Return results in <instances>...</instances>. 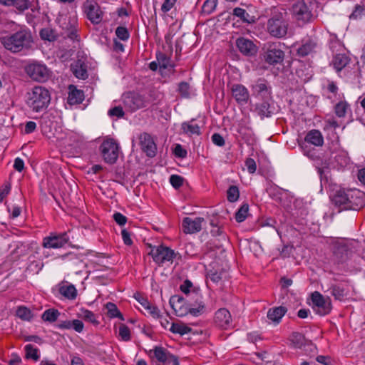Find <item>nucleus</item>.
Listing matches in <instances>:
<instances>
[{"label":"nucleus","mask_w":365,"mask_h":365,"mask_svg":"<svg viewBox=\"0 0 365 365\" xmlns=\"http://www.w3.org/2000/svg\"><path fill=\"white\" fill-rule=\"evenodd\" d=\"M0 42L6 50L14 53L28 51L34 46V36L26 26L13 34L1 36Z\"/></svg>","instance_id":"nucleus-1"},{"label":"nucleus","mask_w":365,"mask_h":365,"mask_svg":"<svg viewBox=\"0 0 365 365\" xmlns=\"http://www.w3.org/2000/svg\"><path fill=\"white\" fill-rule=\"evenodd\" d=\"M331 200L340 210H357L365 205V194L357 189H339L331 195Z\"/></svg>","instance_id":"nucleus-2"},{"label":"nucleus","mask_w":365,"mask_h":365,"mask_svg":"<svg viewBox=\"0 0 365 365\" xmlns=\"http://www.w3.org/2000/svg\"><path fill=\"white\" fill-rule=\"evenodd\" d=\"M51 96L49 91L43 86H35L31 93H29L27 103L34 111L39 112L46 108L49 104Z\"/></svg>","instance_id":"nucleus-3"},{"label":"nucleus","mask_w":365,"mask_h":365,"mask_svg":"<svg viewBox=\"0 0 365 365\" xmlns=\"http://www.w3.org/2000/svg\"><path fill=\"white\" fill-rule=\"evenodd\" d=\"M100 151L106 163L114 164L119 157L120 147L115 139L107 136L100 146Z\"/></svg>","instance_id":"nucleus-4"},{"label":"nucleus","mask_w":365,"mask_h":365,"mask_svg":"<svg viewBox=\"0 0 365 365\" xmlns=\"http://www.w3.org/2000/svg\"><path fill=\"white\" fill-rule=\"evenodd\" d=\"M69 242V237L66 232H51L49 235L43 237L42 246L46 249H59L63 247Z\"/></svg>","instance_id":"nucleus-5"},{"label":"nucleus","mask_w":365,"mask_h":365,"mask_svg":"<svg viewBox=\"0 0 365 365\" xmlns=\"http://www.w3.org/2000/svg\"><path fill=\"white\" fill-rule=\"evenodd\" d=\"M26 72L31 78L38 82H45L50 77V71L46 65L37 62L28 65Z\"/></svg>","instance_id":"nucleus-6"},{"label":"nucleus","mask_w":365,"mask_h":365,"mask_svg":"<svg viewBox=\"0 0 365 365\" xmlns=\"http://www.w3.org/2000/svg\"><path fill=\"white\" fill-rule=\"evenodd\" d=\"M312 308L320 316L328 314L331 310V301L329 297H325L318 292L312 294Z\"/></svg>","instance_id":"nucleus-7"},{"label":"nucleus","mask_w":365,"mask_h":365,"mask_svg":"<svg viewBox=\"0 0 365 365\" xmlns=\"http://www.w3.org/2000/svg\"><path fill=\"white\" fill-rule=\"evenodd\" d=\"M264 61L270 64L281 63L284 58V52L280 43L269 44L264 56Z\"/></svg>","instance_id":"nucleus-8"},{"label":"nucleus","mask_w":365,"mask_h":365,"mask_svg":"<svg viewBox=\"0 0 365 365\" xmlns=\"http://www.w3.org/2000/svg\"><path fill=\"white\" fill-rule=\"evenodd\" d=\"M292 12L296 20L302 24L309 22L312 18V11L304 1H298L292 5Z\"/></svg>","instance_id":"nucleus-9"},{"label":"nucleus","mask_w":365,"mask_h":365,"mask_svg":"<svg viewBox=\"0 0 365 365\" xmlns=\"http://www.w3.org/2000/svg\"><path fill=\"white\" fill-rule=\"evenodd\" d=\"M150 254L153 260L158 264L172 262L175 255L173 250L164 246L153 248Z\"/></svg>","instance_id":"nucleus-10"},{"label":"nucleus","mask_w":365,"mask_h":365,"mask_svg":"<svg viewBox=\"0 0 365 365\" xmlns=\"http://www.w3.org/2000/svg\"><path fill=\"white\" fill-rule=\"evenodd\" d=\"M268 31L274 37H284L287 32V24L280 17L272 18L268 21Z\"/></svg>","instance_id":"nucleus-11"},{"label":"nucleus","mask_w":365,"mask_h":365,"mask_svg":"<svg viewBox=\"0 0 365 365\" xmlns=\"http://www.w3.org/2000/svg\"><path fill=\"white\" fill-rule=\"evenodd\" d=\"M204 218L200 217H186L182 220V228L186 234H193L198 232L202 229Z\"/></svg>","instance_id":"nucleus-12"},{"label":"nucleus","mask_w":365,"mask_h":365,"mask_svg":"<svg viewBox=\"0 0 365 365\" xmlns=\"http://www.w3.org/2000/svg\"><path fill=\"white\" fill-rule=\"evenodd\" d=\"M214 322L220 328L228 329L232 326L230 312L225 308L219 309L215 314Z\"/></svg>","instance_id":"nucleus-13"},{"label":"nucleus","mask_w":365,"mask_h":365,"mask_svg":"<svg viewBox=\"0 0 365 365\" xmlns=\"http://www.w3.org/2000/svg\"><path fill=\"white\" fill-rule=\"evenodd\" d=\"M330 160L329 167L332 168L340 169L346 167L349 163L348 154L346 151L344 150L333 152Z\"/></svg>","instance_id":"nucleus-14"},{"label":"nucleus","mask_w":365,"mask_h":365,"mask_svg":"<svg viewBox=\"0 0 365 365\" xmlns=\"http://www.w3.org/2000/svg\"><path fill=\"white\" fill-rule=\"evenodd\" d=\"M123 103L132 111L145 106L143 98L136 93H128L123 96Z\"/></svg>","instance_id":"nucleus-15"},{"label":"nucleus","mask_w":365,"mask_h":365,"mask_svg":"<svg viewBox=\"0 0 365 365\" xmlns=\"http://www.w3.org/2000/svg\"><path fill=\"white\" fill-rule=\"evenodd\" d=\"M141 149L149 157H153L156 152V145L152 137L146 133H142L139 136Z\"/></svg>","instance_id":"nucleus-16"},{"label":"nucleus","mask_w":365,"mask_h":365,"mask_svg":"<svg viewBox=\"0 0 365 365\" xmlns=\"http://www.w3.org/2000/svg\"><path fill=\"white\" fill-rule=\"evenodd\" d=\"M232 95L237 103L245 105L247 103L250 94L245 86L241 84H235L232 86Z\"/></svg>","instance_id":"nucleus-17"},{"label":"nucleus","mask_w":365,"mask_h":365,"mask_svg":"<svg viewBox=\"0 0 365 365\" xmlns=\"http://www.w3.org/2000/svg\"><path fill=\"white\" fill-rule=\"evenodd\" d=\"M236 45L240 51L246 56H253L257 51V48L253 42L243 37L237 39Z\"/></svg>","instance_id":"nucleus-18"},{"label":"nucleus","mask_w":365,"mask_h":365,"mask_svg":"<svg viewBox=\"0 0 365 365\" xmlns=\"http://www.w3.org/2000/svg\"><path fill=\"white\" fill-rule=\"evenodd\" d=\"M154 356L160 363L166 364L173 360L176 365H178V359L170 353L166 349L162 346H155L153 349Z\"/></svg>","instance_id":"nucleus-19"},{"label":"nucleus","mask_w":365,"mask_h":365,"mask_svg":"<svg viewBox=\"0 0 365 365\" xmlns=\"http://www.w3.org/2000/svg\"><path fill=\"white\" fill-rule=\"evenodd\" d=\"M104 11L98 5H93V24H99L102 28L101 34H107L108 20L103 19Z\"/></svg>","instance_id":"nucleus-20"},{"label":"nucleus","mask_w":365,"mask_h":365,"mask_svg":"<svg viewBox=\"0 0 365 365\" xmlns=\"http://www.w3.org/2000/svg\"><path fill=\"white\" fill-rule=\"evenodd\" d=\"M287 312V308L283 306L273 307L268 310L267 317L269 322L277 324L281 322L282 318L285 315Z\"/></svg>","instance_id":"nucleus-21"},{"label":"nucleus","mask_w":365,"mask_h":365,"mask_svg":"<svg viewBox=\"0 0 365 365\" xmlns=\"http://www.w3.org/2000/svg\"><path fill=\"white\" fill-rule=\"evenodd\" d=\"M68 103L70 105H76L81 103L84 99V93L83 91L78 90L73 85L68 86Z\"/></svg>","instance_id":"nucleus-22"},{"label":"nucleus","mask_w":365,"mask_h":365,"mask_svg":"<svg viewBox=\"0 0 365 365\" xmlns=\"http://www.w3.org/2000/svg\"><path fill=\"white\" fill-rule=\"evenodd\" d=\"M170 304L178 317H182L188 314L189 306H185L184 300L178 298L176 302L171 299Z\"/></svg>","instance_id":"nucleus-23"},{"label":"nucleus","mask_w":365,"mask_h":365,"mask_svg":"<svg viewBox=\"0 0 365 365\" xmlns=\"http://www.w3.org/2000/svg\"><path fill=\"white\" fill-rule=\"evenodd\" d=\"M305 141L315 146H322L324 143V138L318 130H312L307 134Z\"/></svg>","instance_id":"nucleus-24"},{"label":"nucleus","mask_w":365,"mask_h":365,"mask_svg":"<svg viewBox=\"0 0 365 365\" xmlns=\"http://www.w3.org/2000/svg\"><path fill=\"white\" fill-rule=\"evenodd\" d=\"M59 293L68 299H74L77 296V290L73 284H62L58 289Z\"/></svg>","instance_id":"nucleus-25"},{"label":"nucleus","mask_w":365,"mask_h":365,"mask_svg":"<svg viewBox=\"0 0 365 365\" xmlns=\"http://www.w3.org/2000/svg\"><path fill=\"white\" fill-rule=\"evenodd\" d=\"M181 128L183 133L188 135H200V127L194 120L182 123Z\"/></svg>","instance_id":"nucleus-26"},{"label":"nucleus","mask_w":365,"mask_h":365,"mask_svg":"<svg viewBox=\"0 0 365 365\" xmlns=\"http://www.w3.org/2000/svg\"><path fill=\"white\" fill-rule=\"evenodd\" d=\"M178 91L183 98H190L196 96L195 90L186 82L179 83Z\"/></svg>","instance_id":"nucleus-27"},{"label":"nucleus","mask_w":365,"mask_h":365,"mask_svg":"<svg viewBox=\"0 0 365 365\" xmlns=\"http://www.w3.org/2000/svg\"><path fill=\"white\" fill-rule=\"evenodd\" d=\"M316 48V43L312 40H307L304 41L299 48L297 51L299 56H306L312 53Z\"/></svg>","instance_id":"nucleus-28"},{"label":"nucleus","mask_w":365,"mask_h":365,"mask_svg":"<svg viewBox=\"0 0 365 365\" xmlns=\"http://www.w3.org/2000/svg\"><path fill=\"white\" fill-rule=\"evenodd\" d=\"M72 71L74 76L78 78L85 79L88 76L86 66L80 60L72 66Z\"/></svg>","instance_id":"nucleus-29"},{"label":"nucleus","mask_w":365,"mask_h":365,"mask_svg":"<svg viewBox=\"0 0 365 365\" xmlns=\"http://www.w3.org/2000/svg\"><path fill=\"white\" fill-rule=\"evenodd\" d=\"M349 61L344 54H336L333 58L332 64L336 71H340L348 64Z\"/></svg>","instance_id":"nucleus-30"},{"label":"nucleus","mask_w":365,"mask_h":365,"mask_svg":"<svg viewBox=\"0 0 365 365\" xmlns=\"http://www.w3.org/2000/svg\"><path fill=\"white\" fill-rule=\"evenodd\" d=\"M169 330L173 334H178L181 336L187 334L191 331V328L182 323H172Z\"/></svg>","instance_id":"nucleus-31"},{"label":"nucleus","mask_w":365,"mask_h":365,"mask_svg":"<svg viewBox=\"0 0 365 365\" xmlns=\"http://www.w3.org/2000/svg\"><path fill=\"white\" fill-rule=\"evenodd\" d=\"M40 36L41 39L48 41H54L57 39L58 35L55 30L51 28H44L40 31Z\"/></svg>","instance_id":"nucleus-32"},{"label":"nucleus","mask_w":365,"mask_h":365,"mask_svg":"<svg viewBox=\"0 0 365 365\" xmlns=\"http://www.w3.org/2000/svg\"><path fill=\"white\" fill-rule=\"evenodd\" d=\"M60 315V312L55 309H48L46 310L41 315V319L44 322L53 323L56 322Z\"/></svg>","instance_id":"nucleus-33"},{"label":"nucleus","mask_w":365,"mask_h":365,"mask_svg":"<svg viewBox=\"0 0 365 365\" xmlns=\"http://www.w3.org/2000/svg\"><path fill=\"white\" fill-rule=\"evenodd\" d=\"M189 312L190 315L193 317H198L202 314L205 310V306L204 302L201 299H197V304L196 307H190L188 308Z\"/></svg>","instance_id":"nucleus-34"},{"label":"nucleus","mask_w":365,"mask_h":365,"mask_svg":"<svg viewBox=\"0 0 365 365\" xmlns=\"http://www.w3.org/2000/svg\"><path fill=\"white\" fill-rule=\"evenodd\" d=\"M290 342L296 349H301L305 344V338L300 333H293L290 336Z\"/></svg>","instance_id":"nucleus-35"},{"label":"nucleus","mask_w":365,"mask_h":365,"mask_svg":"<svg viewBox=\"0 0 365 365\" xmlns=\"http://www.w3.org/2000/svg\"><path fill=\"white\" fill-rule=\"evenodd\" d=\"M16 316L24 321H31L33 318L31 311L24 306H20L16 309Z\"/></svg>","instance_id":"nucleus-36"},{"label":"nucleus","mask_w":365,"mask_h":365,"mask_svg":"<svg viewBox=\"0 0 365 365\" xmlns=\"http://www.w3.org/2000/svg\"><path fill=\"white\" fill-rule=\"evenodd\" d=\"M14 7L19 11L24 12L28 9H31L32 11H38V8L32 7L30 0H16V4H14Z\"/></svg>","instance_id":"nucleus-37"},{"label":"nucleus","mask_w":365,"mask_h":365,"mask_svg":"<svg viewBox=\"0 0 365 365\" xmlns=\"http://www.w3.org/2000/svg\"><path fill=\"white\" fill-rule=\"evenodd\" d=\"M334 253L337 257H339L341 260H344L348 256V247L344 243L340 242L335 247Z\"/></svg>","instance_id":"nucleus-38"},{"label":"nucleus","mask_w":365,"mask_h":365,"mask_svg":"<svg viewBox=\"0 0 365 365\" xmlns=\"http://www.w3.org/2000/svg\"><path fill=\"white\" fill-rule=\"evenodd\" d=\"M26 357L28 359H32L34 361H38L40 358L38 351V349L35 348L32 344H26L25 346Z\"/></svg>","instance_id":"nucleus-39"},{"label":"nucleus","mask_w":365,"mask_h":365,"mask_svg":"<svg viewBox=\"0 0 365 365\" xmlns=\"http://www.w3.org/2000/svg\"><path fill=\"white\" fill-rule=\"evenodd\" d=\"M252 90L255 93H263L268 91L267 81L264 79H258L253 85Z\"/></svg>","instance_id":"nucleus-40"},{"label":"nucleus","mask_w":365,"mask_h":365,"mask_svg":"<svg viewBox=\"0 0 365 365\" xmlns=\"http://www.w3.org/2000/svg\"><path fill=\"white\" fill-rule=\"evenodd\" d=\"M227 200L230 202H235L237 201L240 197V191L237 186H230L227 192Z\"/></svg>","instance_id":"nucleus-41"},{"label":"nucleus","mask_w":365,"mask_h":365,"mask_svg":"<svg viewBox=\"0 0 365 365\" xmlns=\"http://www.w3.org/2000/svg\"><path fill=\"white\" fill-rule=\"evenodd\" d=\"M248 211H249L248 205H247V204L242 205L235 214L236 221L238 222H243L247 216Z\"/></svg>","instance_id":"nucleus-42"},{"label":"nucleus","mask_w":365,"mask_h":365,"mask_svg":"<svg viewBox=\"0 0 365 365\" xmlns=\"http://www.w3.org/2000/svg\"><path fill=\"white\" fill-rule=\"evenodd\" d=\"M118 336L121 340L128 341L130 339V330L126 325L122 324L118 328Z\"/></svg>","instance_id":"nucleus-43"},{"label":"nucleus","mask_w":365,"mask_h":365,"mask_svg":"<svg viewBox=\"0 0 365 365\" xmlns=\"http://www.w3.org/2000/svg\"><path fill=\"white\" fill-rule=\"evenodd\" d=\"M217 5V0H206L202 5V11L204 14H210L213 12Z\"/></svg>","instance_id":"nucleus-44"},{"label":"nucleus","mask_w":365,"mask_h":365,"mask_svg":"<svg viewBox=\"0 0 365 365\" xmlns=\"http://www.w3.org/2000/svg\"><path fill=\"white\" fill-rule=\"evenodd\" d=\"M349 109V105L346 102L341 101L335 106V113L339 118L344 117Z\"/></svg>","instance_id":"nucleus-45"},{"label":"nucleus","mask_w":365,"mask_h":365,"mask_svg":"<svg viewBox=\"0 0 365 365\" xmlns=\"http://www.w3.org/2000/svg\"><path fill=\"white\" fill-rule=\"evenodd\" d=\"M106 308L108 310V315L110 317H112V318L119 317L120 319H123L120 312H119V310L118 309V308L115 304L108 302L106 304Z\"/></svg>","instance_id":"nucleus-46"},{"label":"nucleus","mask_w":365,"mask_h":365,"mask_svg":"<svg viewBox=\"0 0 365 365\" xmlns=\"http://www.w3.org/2000/svg\"><path fill=\"white\" fill-rule=\"evenodd\" d=\"M115 35L121 41H127L130 37L128 29L123 26L117 27L115 29Z\"/></svg>","instance_id":"nucleus-47"},{"label":"nucleus","mask_w":365,"mask_h":365,"mask_svg":"<svg viewBox=\"0 0 365 365\" xmlns=\"http://www.w3.org/2000/svg\"><path fill=\"white\" fill-rule=\"evenodd\" d=\"M157 61L158 62V64H159V67L160 68H168L169 66H170V60L169 58H168L167 56H165L164 54H159L158 56H157Z\"/></svg>","instance_id":"nucleus-48"},{"label":"nucleus","mask_w":365,"mask_h":365,"mask_svg":"<svg viewBox=\"0 0 365 365\" xmlns=\"http://www.w3.org/2000/svg\"><path fill=\"white\" fill-rule=\"evenodd\" d=\"M364 15H365V6L357 5L350 15V18L352 19H357L361 18Z\"/></svg>","instance_id":"nucleus-49"},{"label":"nucleus","mask_w":365,"mask_h":365,"mask_svg":"<svg viewBox=\"0 0 365 365\" xmlns=\"http://www.w3.org/2000/svg\"><path fill=\"white\" fill-rule=\"evenodd\" d=\"M108 115L110 117H116L119 118L124 115V112L120 106H115L108 110Z\"/></svg>","instance_id":"nucleus-50"},{"label":"nucleus","mask_w":365,"mask_h":365,"mask_svg":"<svg viewBox=\"0 0 365 365\" xmlns=\"http://www.w3.org/2000/svg\"><path fill=\"white\" fill-rule=\"evenodd\" d=\"M338 127H339V124L337 123V122L333 117L329 118L328 119L326 120L325 125H324L325 130L334 131Z\"/></svg>","instance_id":"nucleus-51"},{"label":"nucleus","mask_w":365,"mask_h":365,"mask_svg":"<svg viewBox=\"0 0 365 365\" xmlns=\"http://www.w3.org/2000/svg\"><path fill=\"white\" fill-rule=\"evenodd\" d=\"M170 182L175 188H179L182 186L183 179L182 177L177 175H172L170 178Z\"/></svg>","instance_id":"nucleus-52"},{"label":"nucleus","mask_w":365,"mask_h":365,"mask_svg":"<svg viewBox=\"0 0 365 365\" xmlns=\"http://www.w3.org/2000/svg\"><path fill=\"white\" fill-rule=\"evenodd\" d=\"M145 310L154 319L159 318L160 317V311L155 305L153 304L152 303Z\"/></svg>","instance_id":"nucleus-53"},{"label":"nucleus","mask_w":365,"mask_h":365,"mask_svg":"<svg viewBox=\"0 0 365 365\" xmlns=\"http://www.w3.org/2000/svg\"><path fill=\"white\" fill-rule=\"evenodd\" d=\"M233 15L240 18L242 20L247 21V17L249 16V14L246 12L244 9L242 8H235L233 10Z\"/></svg>","instance_id":"nucleus-54"},{"label":"nucleus","mask_w":365,"mask_h":365,"mask_svg":"<svg viewBox=\"0 0 365 365\" xmlns=\"http://www.w3.org/2000/svg\"><path fill=\"white\" fill-rule=\"evenodd\" d=\"M113 217L115 222L120 226H123L127 222V217L120 212L114 213Z\"/></svg>","instance_id":"nucleus-55"},{"label":"nucleus","mask_w":365,"mask_h":365,"mask_svg":"<svg viewBox=\"0 0 365 365\" xmlns=\"http://www.w3.org/2000/svg\"><path fill=\"white\" fill-rule=\"evenodd\" d=\"M174 154L176 157L184 158L187 156V150L180 144H177L174 149Z\"/></svg>","instance_id":"nucleus-56"},{"label":"nucleus","mask_w":365,"mask_h":365,"mask_svg":"<svg viewBox=\"0 0 365 365\" xmlns=\"http://www.w3.org/2000/svg\"><path fill=\"white\" fill-rule=\"evenodd\" d=\"M245 166L250 173H255L257 165L255 161L252 158H250L245 160Z\"/></svg>","instance_id":"nucleus-57"},{"label":"nucleus","mask_w":365,"mask_h":365,"mask_svg":"<svg viewBox=\"0 0 365 365\" xmlns=\"http://www.w3.org/2000/svg\"><path fill=\"white\" fill-rule=\"evenodd\" d=\"M11 190L9 184H5L0 187V202L9 195Z\"/></svg>","instance_id":"nucleus-58"},{"label":"nucleus","mask_w":365,"mask_h":365,"mask_svg":"<svg viewBox=\"0 0 365 365\" xmlns=\"http://www.w3.org/2000/svg\"><path fill=\"white\" fill-rule=\"evenodd\" d=\"M177 0H165L161 6V10L166 13L171 10Z\"/></svg>","instance_id":"nucleus-59"},{"label":"nucleus","mask_w":365,"mask_h":365,"mask_svg":"<svg viewBox=\"0 0 365 365\" xmlns=\"http://www.w3.org/2000/svg\"><path fill=\"white\" fill-rule=\"evenodd\" d=\"M192 284L189 280L185 281L183 284L180 285V290L186 294L190 293L192 292Z\"/></svg>","instance_id":"nucleus-60"},{"label":"nucleus","mask_w":365,"mask_h":365,"mask_svg":"<svg viewBox=\"0 0 365 365\" xmlns=\"http://www.w3.org/2000/svg\"><path fill=\"white\" fill-rule=\"evenodd\" d=\"M122 239L125 245H131L133 244V240L130 237V234L126 230H123L121 232Z\"/></svg>","instance_id":"nucleus-61"},{"label":"nucleus","mask_w":365,"mask_h":365,"mask_svg":"<svg viewBox=\"0 0 365 365\" xmlns=\"http://www.w3.org/2000/svg\"><path fill=\"white\" fill-rule=\"evenodd\" d=\"M213 143L218 146H222L225 144V140L222 135L218 133H215L212 136Z\"/></svg>","instance_id":"nucleus-62"},{"label":"nucleus","mask_w":365,"mask_h":365,"mask_svg":"<svg viewBox=\"0 0 365 365\" xmlns=\"http://www.w3.org/2000/svg\"><path fill=\"white\" fill-rule=\"evenodd\" d=\"M83 323L82 321L78 319L72 320V328L77 332H81L83 329Z\"/></svg>","instance_id":"nucleus-63"},{"label":"nucleus","mask_w":365,"mask_h":365,"mask_svg":"<svg viewBox=\"0 0 365 365\" xmlns=\"http://www.w3.org/2000/svg\"><path fill=\"white\" fill-rule=\"evenodd\" d=\"M14 169L18 172H21L24 168V162L20 158H16L14 160Z\"/></svg>","instance_id":"nucleus-64"}]
</instances>
